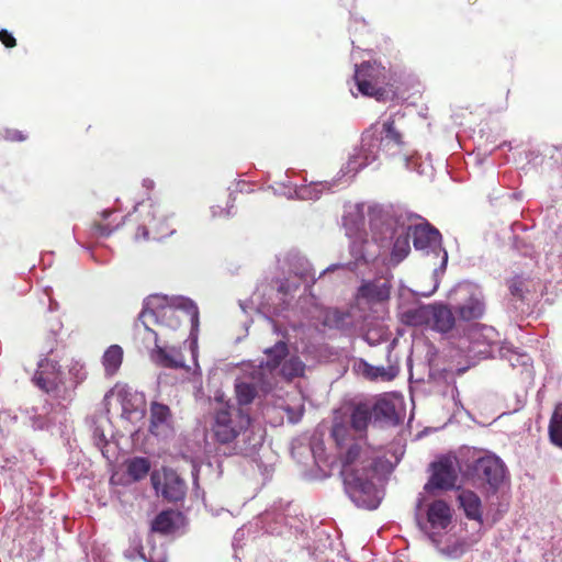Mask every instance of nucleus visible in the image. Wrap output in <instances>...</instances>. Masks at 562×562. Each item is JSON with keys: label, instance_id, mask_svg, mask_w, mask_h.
<instances>
[{"label": "nucleus", "instance_id": "49530a36", "mask_svg": "<svg viewBox=\"0 0 562 562\" xmlns=\"http://www.w3.org/2000/svg\"><path fill=\"white\" fill-rule=\"evenodd\" d=\"M199 471H200V467L196 463H193L191 473H192V480H193V485H194L195 491L199 490Z\"/></svg>", "mask_w": 562, "mask_h": 562}, {"label": "nucleus", "instance_id": "0eeeda50", "mask_svg": "<svg viewBox=\"0 0 562 562\" xmlns=\"http://www.w3.org/2000/svg\"><path fill=\"white\" fill-rule=\"evenodd\" d=\"M415 516L420 530L432 542H438V537L448 530L452 521V509L443 499L428 501L427 496L420 493Z\"/></svg>", "mask_w": 562, "mask_h": 562}, {"label": "nucleus", "instance_id": "5701e85b", "mask_svg": "<svg viewBox=\"0 0 562 562\" xmlns=\"http://www.w3.org/2000/svg\"><path fill=\"white\" fill-rule=\"evenodd\" d=\"M265 360L260 362V369L272 373L288 356L286 342L283 340L276 342L272 347L265 349Z\"/></svg>", "mask_w": 562, "mask_h": 562}, {"label": "nucleus", "instance_id": "a19ab883", "mask_svg": "<svg viewBox=\"0 0 562 562\" xmlns=\"http://www.w3.org/2000/svg\"><path fill=\"white\" fill-rule=\"evenodd\" d=\"M234 201L235 198L233 196V193L229 194V200L227 202L226 207H222L220 205H212L211 206V213L212 217H225L228 218L234 215L233 209H234Z\"/></svg>", "mask_w": 562, "mask_h": 562}, {"label": "nucleus", "instance_id": "c756f323", "mask_svg": "<svg viewBox=\"0 0 562 562\" xmlns=\"http://www.w3.org/2000/svg\"><path fill=\"white\" fill-rule=\"evenodd\" d=\"M372 411L363 404L357 405L348 419L353 431L362 434L370 423Z\"/></svg>", "mask_w": 562, "mask_h": 562}, {"label": "nucleus", "instance_id": "f704fd0d", "mask_svg": "<svg viewBox=\"0 0 562 562\" xmlns=\"http://www.w3.org/2000/svg\"><path fill=\"white\" fill-rule=\"evenodd\" d=\"M178 515L175 512H161L154 519L151 530L164 535L170 533L176 529V519Z\"/></svg>", "mask_w": 562, "mask_h": 562}, {"label": "nucleus", "instance_id": "b1692460", "mask_svg": "<svg viewBox=\"0 0 562 562\" xmlns=\"http://www.w3.org/2000/svg\"><path fill=\"white\" fill-rule=\"evenodd\" d=\"M484 311L485 304L480 292L472 293L457 310L460 318L463 321L480 318L484 314Z\"/></svg>", "mask_w": 562, "mask_h": 562}, {"label": "nucleus", "instance_id": "1a4fd4ad", "mask_svg": "<svg viewBox=\"0 0 562 562\" xmlns=\"http://www.w3.org/2000/svg\"><path fill=\"white\" fill-rule=\"evenodd\" d=\"M135 212L142 214V221L136 233V239L139 238V232H142L143 239H149L150 235L153 239L160 240L175 233L162 214L160 205L153 202H140L134 207Z\"/></svg>", "mask_w": 562, "mask_h": 562}, {"label": "nucleus", "instance_id": "3c124183", "mask_svg": "<svg viewBox=\"0 0 562 562\" xmlns=\"http://www.w3.org/2000/svg\"><path fill=\"white\" fill-rule=\"evenodd\" d=\"M144 186L149 189L154 186V182L151 180H144Z\"/></svg>", "mask_w": 562, "mask_h": 562}, {"label": "nucleus", "instance_id": "7ed1b4c3", "mask_svg": "<svg viewBox=\"0 0 562 562\" xmlns=\"http://www.w3.org/2000/svg\"><path fill=\"white\" fill-rule=\"evenodd\" d=\"M186 314L191 323L190 337L192 344H196L199 329V310L195 303L184 296L150 295L146 299L144 308L139 315L148 337H150V324H157L161 328L176 330L181 325L180 314Z\"/></svg>", "mask_w": 562, "mask_h": 562}, {"label": "nucleus", "instance_id": "6e6d98bb", "mask_svg": "<svg viewBox=\"0 0 562 562\" xmlns=\"http://www.w3.org/2000/svg\"><path fill=\"white\" fill-rule=\"evenodd\" d=\"M269 514H266L265 517H263V520H267L269 518Z\"/></svg>", "mask_w": 562, "mask_h": 562}, {"label": "nucleus", "instance_id": "412c9836", "mask_svg": "<svg viewBox=\"0 0 562 562\" xmlns=\"http://www.w3.org/2000/svg\"><path fill=\"white\" fill-rule=\"evenodd\" d=\"M454 323V315L447 305L432 304L428 329L445 334L453 328Z\"/></svg>", "mask_w": 562, "mask_h": 562}, {"label": "nucleus", "instance_id": "de8ad7c7", "mask_svg": "<svg viewBox=\"0 0 562 562\" xmlns=\"http://www.w3.org/2000/svg\"><path fill=\"white\" fill-rule=\"evenodd\" d=\"M5 137L10 140H18V142L25 139V136L19 131L8 132Z\"/></svg>", "mask_w": 562, "mask_h": 562}, {"label": "nucleus", "instance_id": "7c9ffc66", "mask_svg": "<svg viewBox=\"0 0 562 562\" xmlns=\"http://www.w3.org/2000/svg\"><path fill=\"white\" fill-rule=\"evenodd\" d=\"M351 425L348 418L335 415L331 428V437L338 446L345 445L351 438Z\"/></svg>", "mask_w": 562, "mask_h": 562}, {"label": "nucleus", "instance_id": "8fccbe9b", "mask_svg": "<svg viewBox=\"0 0 562 562\" xmlns=\"http://www.w3.org/2000/svg\"><path fill=\"white\" fill-rule=\"evenodd\" d=\"M111 214H112V211H111V210H104V211L102 212V217H103V220H106Z\"/></svg>", "mask_w": 562, "mask_h": 562}, {"label": "nucleus", "instance_id": "09e8293b", "mask_svg": "<svg viewBox=\"0 0 562 562\" xmlns=\"http://www.w3.org/2000/svg\"><path fill=\"white\" fill-rule=\"evenodd\" d=\"M55 345H56V334H54L49 340V346H48V350H47L48 353L53 352Z\"/></svg>", "mask_w": 562, "mask_h": 562}, {"label": "nucleus", "instance_id": "39448f33", "mask_svg": "<svg viewBox=\"0 0 562 562\" xmlns=\"http://www.w3.org/2000/svg\"><path fill=\"white\" fill-rule=\"evenodd\" d=\"M378 480L376 468L363 467L362 472H351L348 468L344 472L345 491L351 502L359 508L373 510L379 507L384 491L375 483Z\"/></svg>", "mask_w": 562, "mask_h": 562}, {"label": "nucleus", "instance_id": "4d7b16f0", "mask_svg": "<svg viewBox=\"0 0 562 562\" xmlns=\"http://www.w3.org/2000/svg\"><path fill=\"white\" fill-rule=\"evenodd\" d=\"M54 304H55V303L50 302L49 310H53V308H54Z\"/></svg>", "mask_w": 562, "mask_h": 562}, {"label": "nucleus", "instance_id": "6e6552de", "mask_svg": "<svg viewBox=\"0 0 562 562\" xmlns=\"http://www.w3.org/2000/svg\"><path fill=\"white\" fill-rule=\"evenodd\" d=\"M498 333L491 326L477 325L469 329L467 336L459 341V348L469 360H480L496 357Z\"/></svg>", "mask_w": 562, "mask_h": 562}, {"label": "nucleus", "instance_id": "f8f14e48", "mask_svg": "<svg viewBox=\"0 0 562 562\" xmlns=\"http://www.w3.org/2000/svg\"><path fill=\"white\" fill-rule=\"evenodd\" d=\"M349 177L350 175H344V172L340 170L338 177L331 181L311 182L310 184L301 187H292L290 183H283L284 188L281 191V194L289 199L296 198L300 200H317L324 192L334 191L337 187H339V184L349 183L352 179Z\"/></svg>", "mask_w": 562, "mask_h": 562}, {"label": "nucleus", "instance_id": "6ab92c4d", "mask_svg": "<svg viewBox=\"0 0 562 562\" xmlns=\"http://www.w3.org/2000/svg\"><path fill=\"white\" fill-rule=\"evenodd\" d=\"M149 431L159 438H167L173 432L171 413L167 405L151 403Z\"/></svg>", "mask_w": 562, "mask_h": 562}, {"label": "nucleus", "instance_id": "20e7f679", "mask_svg": "<svg viewBox=\"0 0 562 562\" xmlns=\"http://www.w3.org/2000/svg\"><path fill=\"white\" fill-rule=\"evenodd\" d=\"M217 441L232 442L239 437L245 443L256 447L261 442V435L255 438V430L248 412L243 407L227 405L215 413L212 425Z\"/></svg>", "mask_w": 562, "mask_h": 562}, {"label": "nucleus", "instance_id": "bb28decb", "mask_svg": "<svg viewBox=\"0 0 562 562\" xmlns=\"http://www.w3.org/2000/svg\"><path fill=\"white\" fill-rule=\"evenodd\" d=\"M297 289L299 283L295 279L288 278L282 280L278 288V295L280 296L282 303L277 306H273L272 308L268 307V312L279 315L284 310H286L290 306L291 299L293 297V294L297 291Z\"/></svg>", "mask_w": 562, "mask_h": 562}, {"label": "nucleus", "instance_id": "c03bdc74", "mask_svg": "<svg viewBox=\"0 0 562 562\" xmlns=\"http://www.w3.org/2000/svg\"><path fill=\"white\" fill-rule=\"evenodd\" d=\"M0 41L7 46V47H13L15 46V38L12 36L11 33H9L7 30L0 31Z\"/></svg>", "mask_w": 562, "mask_h": 562}, {"label": "nucleus", "instance_id": "cd10ccee", "mask_svg": "<svg viewBox=\"0 0 562 562\" xmlns=\"http://www.w3.org/2000/svg\"><path fill=\"white\" fill-rule=\"evenodd\" d=\"M123 362V349L119 345H111L103 353L102 364L105 375H114Z\"/></svg>", "mask_w": 562, "mask_h": 562}, {"label": "nucleus", "instance_id": "393cba45", "mask_svg": "<svg viewBox=\"0 0 562 562\" xmlns=\"http://www.w3.org/2000/svg\"><path fill=\"white\" fill-rule=\"evenodd\" d=\"M432 304L407 308L402 313V322L408 326L428 328Z\"/></svg>", "mask_w": 562, "mask_h": 562}, {"label": "nucleus", "instance_id": "e433bc0d", "mask_svg": "<svg viewBox=\"0 0 562 562\" xmlns=\"http://www.w3.org/2000/svg\"><path fill=\"white\" fill-rule=\"evenodd\" d=\"M350 316L338 310L327 311L324 315V325L330 328L344 329L350 324Z\"/></svg>", "mask_w": 562, "mask_h": 562}, {"label": "nucleus", "instance_id": "4c0bfd02", "mask_svg": "<svg viewBox=\"0 0 562 562\" xmlns=\"http://www.w3.org/2000/svg\"><path fill=\"white\" fill-rule=\"evenodd\" d=\"M549 436L553 445L562 448V409L557 407L549 425Z\"/></svg>", "mask_w": 562, "mask_h": 562}, {"label": "nucleus", "instance_id": "c85d7f7f", "mask_svg": "<svg viewBox=\"0 0 562 562\" xmlns=\"http://www.w3.org/2000/svg\"><path fill=\"white\" fill-rule=\"evenodd\" d=\"M359 369L370 380H379L380 379V380H384V381H391L398 373V368L396 366H389L387 368L374 367V366L369 364L366 361H361L359 363Z\"/></svg>", "mask_w": 562, "mask_h": 562}, {"label": "nucleus", "instance_id": "9b49d317", "mask_svg": "<svg viewBox=\"0 0 562 562\" xmlns=\"http://www.w3.org/2000/svg\"><path fill=\"white\" fill-rule=\"evenodd\" d=\"M431 475L424 486V492L447 491L456 486L459 464L456 457H442L430 465Z\"/></svg>", "mask_w": 562, "mask_h": 562}, {"label": "nucleus", "instance_id": "423d86ee", "mask_svg": "<svg viewBox=\"0 0 562 562\" xmlns=\"http://www.w3.org/2000/svg\"><path fill=\"white\" fill-rule=\"evenodd\" d=\"M342 225L346 229V235L350 239V255L355 260L353 262H348L346 265H331L327 267L321 276L327 271H334L344 267H347L349 270H355L361 262H368L371 258L367 251L369 243L366 239V218L363 206L359 204L350 206L342 217Z\"/></svg>", "mask_w": 562, "mask_h": 562}, {"label": "nucleus", "instance_id": "ea45409f", "mask_svg": "<svg viewBox=\"0 0 562 562\" xmlns=\"http://www.w3.org/2000/svg\"><path fill=\"white\" fill-rule=\"evenodd\" d=\"M235 392L238 404L240 406L248 405L256 396V389L251 383L237 381L235 384Z\"/></svg>", "mask_w": 562, "mask_h": 562}, {"label": "nucleus", "instance_id": "2f4dec72", "mask_svg": "<svg viewBox=\"0 0 562 562\" xmlns=\"http://www.w3.org/2000/svg\"><path fill=\"white\" fill-rule=\"evenodd\" d=\"M63 415V408L53 409L50 412L38 413L31 417L32 427L37 430L49 429L53 425L59 422V416Z\"/></svg>", "mask_w": 562, "mask_h": 562}, {"label": "nucleus", "instance_id": "4be33fe9", "mask_svg": "<svg viewBox=\"0 0 562 562\" xmlns=\"http://www.w3.org/2000/svg\"><path fill=\"white\" fill-rule=\"evenodd\" d=\"M460 507L469 519L480 524L483 521V512L481 498L476 493L470 490H462L458 495Z\"/></svg>", "mask_w": 562, "mask_h": 562}, {"label": "nucleus", "instance_id": "603ef678", "mask_svg": "<svg viewBox=\"0 0 562 562\" xmlns=\"http://www.w3.org/2000/svg\"><path fill=\"white\" fill-rule=\"evenodd\" d=\"M438 288V282L435 283L434 288L431 291H429L428 293H424V295L428 296V295H431Z\"/></svg>", "mask_w": 562, "mask_h": 562}, {"label": "nucleus", "instance_id": "f3484780", "mask_svg": "<svg viewBox=\"0 0 562 562\" xmlns=\"http://www.w3.org/2000/svg\"><path fill=\"white\" fill-rule=\"evenodd\" d=\"M32 380L38 389L47 394L56 392L60 382L58 362L47 357L41 359Z\"/></svg>", "mask_w": 562, "mask_h": 562}, {"label": "nucleus", "instance_id": "72a5a7b5", "mask_svg": "<svg viewBox=\"0 0 562 562\" xmlns=\"http://www.w3.org/2000/svg\"><path fill=\"white\" fill-rule=\"evenodd\" d=\"M291 272L295 278H299L305 282H315V272L313 271L310 262L300 256H292L291 258Z\"/></svg>", "mask_w": 562, "mask_h": 562}, {"label": "nucleus", "instance_id": "a18cd8bd", "mask_svg": "<svg viewBox=\"0 0 562 562\" xmlns=\"http://www.w3.org/2000/svg\"><path fill=\"white\" fill-rule=\"evenodd\" d=\"M93 439H94L97 447H99V448H102L106 445V439H105L104 432L99 427H95L93 430Z\"/></svg>", "mask_w": 562, "mask_h": 562}, {"label": "nucleus", "instance_id": "a211bd4d", "mask_svg": "<svg viewBox=\"0 0 562 562\" xmlns=\"http://www.w3.org/2000/svg\"><path fill=\"white\" fill-rule=\"evenodd\" d=\"M147 339L153 340L155 344V348L150 352V358L155 363L165 368L177 369L184 367V358L181 351L175 347H161L158 344V333L150 331V337H147Z\"/></svg>", "mask_w": 562, "mask_h": 562}, {"label": "nucleus", "instance_id": "864d4df0", "mask_svg": "<svg viewBox=\"0 0 562 562\" xmlns=\"http://www.w3.org/2000/svg\"><path fill=\"white\" fill-rule=\"evenodd\" d=\"M273 330H274V333H277V334H281V331L279 330V328H278L276 325H273ZM282 335H283V336H286V334H283V333H282Z\"/></svg>", "mask_w": 562, "mask_h": 562}, {"label": "nucleus", "instance_id": "58836bf2", "mask_svg": "<svg viewBox=\"0 0 562 562\" xmlns=\"http://www.w3.org/2000/svg\"><path fill=\"white\" fill-rule=\"evenodd\" d=\"M140 555L147 562H167L166 550L162 546L156 547L151 543V539L147 540V544L142 547Z\"/></svg>", "mask_w": 562, "mask_h": 562}, {"label": "nucleus", "instance_id": "4468645a", "mask_svg": "<svg viewBox=\"0 0 562 562\" xmlns=\"http://www.w3.org/2000/svg\"><path fill=\"white\" fill-rule=\"evenodd\" d=\"M151 483L157 493L170 502L183 499L187 491L184 481L172 469H164L162 474L154 472Z\"/></svg>", "mask_w": 562, "mask_h": 562}, {"label": "nucleus", "instance_id": "473e14b6", "mask_svg": "<svg viewBox=\"0 0 562 562\" xmlns=\"http://www.w3.org/2000/svg\"><path fill=\"white\" fill-rule=\"evenodd\" d=\"M150 470V462L144 457H134L126 461V472L133 481L143 480Z\"/></svg>", "mask_w": 562, "mask_h": 562}, {"label": "nucleus", "instance_id": "a878e982", "mask_svg": "<svg viewBox=\"0 0 562 562\" xmlns=\"http://www.w3.org/2000/svg\"><path fill=\"white\" fill-rule=\"evenodd\" d=\"M370 463L372 464V468H376L374 460H368L364 459L361 454V450L359 446L352 445L346 452L344 461H342V468H341V475L344 476L345 470L348 468L351 472L359 471V473L362 472V468L370 467Z\"/></svg>", "mask_w": 562, "mask_h": 562}, {"label": "nucleus", "instance_id": "5fc2aeb1", "mask_svg": "<svg viewBox=\"0 0 562 562\" xmlns=\"http://www.w3.org/2000/svg\"><path fill=\"white\" fill-rule=\"evenodd\" d=\"M85 376H86V373H85V372H82L80 376L78 375V379H79V380H83V379H85Z\"/></svg>", "mask_w": 562, "mask_h": 562}, {"label": "nucleus", "instance_id": "37998d69", "mask_svg": "<svg viewBox=\"0 0 562 562\" xmlns=\"http://www.w3.org/2000/svg\"><path fill=\"white\" fill-rule=\"evenodd\" d=\"M120 224L115 225V226H111L110 224H102V223H97L94 224V229L97 232L98 235L102 236V237H106L109 236L114 229H116L119 227Z\"/></svg>", "mask_w": 562, "mask_h": 562}, {"label": "nucleus", "instance_id": "aec40b11", "mask_svg": "<svg viewBox=\"0 0 562 562\" xmlns=\"http://www.w3.org/2000/svg\"><path fill=\"white\" fill-rule=\"evenodd\" d=\"M391 284L387 280L376 279L363 282L357 292V299L368 304L382 303L389 300Z\"/></svg>", "mask_w": 562, "mask_h": 562}, {"label": "nucleus", "instance_id": "dca6fc26", "mask_svg": "<svg viewBox=\"0 0 562 562\" xmlns=\"http://www.w3.org/2000/svg\"><path fill=\"white\" fill-rule=\"evenodd\" d=\"M371 411L374 423L387 426L398 425L405 416L401 401L387 395L378 398Z\"/></svg>", "mask_w": 562, "mask_h": 562}, {"label": "nucleus", "instance_id": "9d476101", "mask_svg": "<svg viewBox=\"0 0 562 562\" xmlns=\"http://www.w3.org/2000/svg\"><path fill=\"white\" fill-rule=\"evenodd\" d=\"M506 473L505 463L495 454L481 457L469 468V474L475 484L487 485L494 492L505 482Z\"/></svg>", "mask_w": 562, "mask_h": 562}, {"label": "nucleus", "instance_id": "ddd939ff", "mask_svg": "<svg viewBox=\"0 0 562 562\" xmlns=\"http://www.w3.org/2000/svg\"><path fill=\"white\" fill-rule=\"evenodd\" d=\"M384 68L373 63H362L360 66L356 65L353 79L357 85L358 92L380 99L382 94L383 80H381Z\"/></svg>", "mask_w": 562, "mask_h": 562}, {"label": "nucleus", "instance_id": "f03ea898", "mask_svg": "<svg viewBox=\"0 0 562 562\" xmlns=\"http://www.w3.org/2000/svg\"><path fill=\"white\" fill-rule=\"evenodd\" d=\"M404 119L401 111L389 115L381 123H375L368 128L361 137V145L353 149L347 164L341 168L344 175L353 178L361 169L374 162L380 151L386 156H400L403 166L411 171L424 173L420 158L408 155L400 123Z\"/></svg>", "mask_w": 562, "mask_h": 562}, {"label": "nucleus", "instance_id": "c9c22d12", "mask_svg": "<svg viewBox=\"0 0 562 562\" xmlns=\"http://www.w3.org/2000/svg\"><path fill=\"white\" fill-rule=\"evenodd\" d=\"M304 371V362L299 357L295 356L284 360L280 369V373L282 374V376L289 380L303 375Z\"/></svg>", "mask_w": 562, "mask_h": 562}, {"label": "nucleus", "instance_id": "2eb2a0df", "mask_svg": "<svg viewBox=\"0 0 562 562\" xmlns=\"http://www.w3.org/2000/svg\"><path fill=\"white\" fill-rule=\"evenodd\" d=\"M122 406V417L132 424L143 422L146 414L145 394L130 386L116 391Z\"/></svg>", "mask_w": 562, "mask_h": 562}, {"label": "nucleus", "instance_id": "f257e3e1", "mask_svg": "<svg viewBox=\"0 0 562 562\" xmlns=\"http://www.w3.org/2000/svg\"><path fill=\"white\" fill-rule=\"evenodd\" d=\"M411 236L417 251L440 258V266L434 270L435 276L443 273L448 262V252L442 247L440 232L429 223L405 210H392L383 214L381 227L373 238L382 250L389 254L387 265L397 266L411 252Z\"/></svg>", "mask_w": 562, "mask_h": 562}, {"label": "nucleus", "instance_id": "79ce46f5", "mask_svg": "<svg viewBox=\"0 0 562 562\" xmlns=\"http://www.w3.org/2000/svg\"><path fill=\"white\" fill-rule=\"evenodd\" d=\"M311 452L313 454V458L315 462L318 464L324 460V453H325V447L323 440L314 435L311 439Z\"/></svg>", "mask_w": 562, "mask_h": 562}]
</instances>
